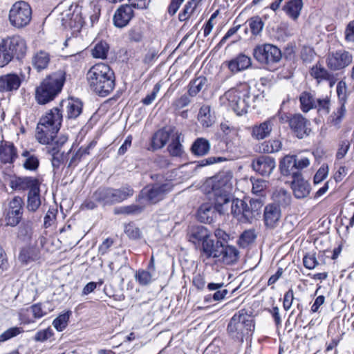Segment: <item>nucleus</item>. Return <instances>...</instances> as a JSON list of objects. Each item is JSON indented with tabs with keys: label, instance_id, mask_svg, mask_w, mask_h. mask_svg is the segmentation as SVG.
<instances>
[{
	"label": "nucleus",
	"instance_id": "c03bdc74",
	"mask_svg": "<svg viewBox=\"0 0 354 354\" xmlns=\"http://www.w3.org/2000/svg\"><path fill=\"white\" fill-rule=\"evenodd\" d=\"M246 23L248 24L252 35L258 36L261 35L264 26V23L259 16H254L250 18Z\"/></svg>",
	"mask_w": 354,
	"mask_h": 354
},
{
	"label": "nucleus",
	"instance_id": "9d476101",
	"mask_svg": "<svg viewBox=\"0 0 354 354\" xmlns=\"http://www.w3.org/2000/svg\"><path fill=\"white\" fill-rule=\"evenodd\" d=\"M59 19L65 28L73 29L74 31H79L84 24L81 8L77 5H71L66 10H63L60 14Z\"/></svg>",
	"mask_w": 354,
	"mask_h": 354
},
{
	"label": "nucleus",
	"instance_id": "ddd939ff",
	"mask_svg": "<svg viewBox=\"0 0 354 354\" xmlns=\"http://www.w3.org/2000/svg\"><path fill=\"white\" fill-rule=\"evenodd\" d=\"M173 188L171 182L162 184L156 183L151 188H145L142 190L140 197L146 199L151 203H156L163 199L165 196Z\"/></svg>",
	"mask_w": 354,
	"mask_h": 354
},
{
	"label": "nucleus",
	"instance_id": "bb28decb",
	"mask_svg": "<svg viewBox=\"0 0 354 354\" xmlns=\"http://www.w3.org/2000/svg\"><path fill=\"white\" fill-rule=\"evenodd\" d=\"M39 180L34 177H18L11 181L12 188L16 190L37 191V189H39Z\"/></svg>",
	"mask_w": 354,
	"mask_h": 354
},
{
	"label": "nucleus",
	"instance_id": "4c0bfd02",
	"mask_svg": "<svg viewBox=\"0 0 354 354\" xmlns=\"http://www.w3.org/2000/svg\"><path fill=\"white\" fill-rule=\"evenodd\" d=\"M316 97L313 93L304 91L299 96L300 107L303 112H308L310 110L316 107Z\"/></svg>",
	"mask_w": 354,
	"mask_h": 354
},
{
	"label": "nucleus",
	"instance_id": "5701e85b",
	"mask_svg": "<svg viewBox=\"0 0 354 354\" xmlns=\"http://www.w3.org/2000/svg\"><path fill=\"white\" fill-rule=\"evenodd\" d=\"M230 71L234 74L248 69L252 65V59L249 56L240 53L232 59L225 62Z\"/></svg>",
	"mask_w": 354,
	"mask_h": 354
},
{
	"label": "nucleus",
	"instance_id": "423d86ee",
	"mask_svg": "<svg viewBox=\"0 0 354 354\" xmlns=\"http://www.w3.org/2000/svg\"><path fill=\"white\" fill-rule=\"evenodd\" d=\"M254 330L253 318L243 310L236 313L227 325L228 335L235 341L243 342L245 336L250 335Z\"/></svg>",
	"mask_w": 354,
	"mask_h": 354
},
{
	"label": "nucleus",
	"instance_id": "f704fd0d",
	"mask_svg": "<svg viewBox=\"0 0 354 354\" xmlns=\"http://www.w3.org/2000/svg\"><path fill=\"white\" fill-rule=\"evenodd\" d=\"M50 55L44 50L36 53L32 58L33 67L37 71H41L47 68L50 63Z\"/></svg>",
	"mask_w": 354,
	"mask_h": 354
},
{
	"label": "nucleus",
	"instance_id": "a878e982",
	"mask_svg": "<svg viewBox=\"0 0 354 354\" xmlns=\"http://www.w3.org/2000/svg\"><path fill=\"white\" fill-rule=\"evenodd\" d=\"M175 128L162 129L157 131L151 138V147L153 150L162 148L169 139L172 138L174 132H176Z\"/></svg>",
	"mask_w": 354,
	"mask_h": 354
},
{
	"label": "nucleus",
	"instance_id": "864d4df0",
	"mask_svg": "<svg viewBox=\"0 0 354 354\" xmlns=\"http://www.w3.org/2000/svg\"><path fill=\"white\" fill-rule=\"evenodd\" d=\"M255 239L256 234L254 230H245L241 234L238 243L241 247L245 248L252 243Z\"/></svg>",
	"mask_w": 354,
	"mask_h": 354
},
{
	"label": "nucleus",
	"instance_id": "bf43d9fd",
	"mask_svg": "<svg viewBox=\"0 0 354 354\" xmlns=\"http://www.w3.org/2000/svg\"><path fill=\"white\" fill-rule=\"evenodd\" d=\"M12 60V57H10L6 47L1 40L0 42V68L6 66Z\"/></svg>",
	"mask_w": 354,
	"mask_h": 354
},
{
	"label": "nucleus",
	"instance_id": "6e6552de",
	"mask_svg": "<svg viewBox=\"0 0 354 354\" xmlns=\"http://www.w3.org/2000/svg\"><path fill=\"white\" fill-rule=\"evenodd\" d=\"M32 19V9L24 1L15 2L9 11L8 19L10 25L16 28H22L29 24Z\"/></svg>",
	"mask_w": 354,
	"mask_h": 354
},
{
	"label": "nucleus",
	"instance_id": "1a4fd4ad",
	"mask_svg": "<svg viewBox=\"0 0 354 354\" xmlns=\"http://www.w3.org/2000/svg\"><path fill=\"white\" fill-rule=\"evenodd\" d=\"M253 56L258 62L270 66L281 60V52L276 46L264 44L254 48Z\"/></svg>",
	"mask_w": 354,
	"mask_h": 354
},
{
	"label": "nucleus",
	"instance_id": "20e7f679",
	"mask_svg": "<svg viewBox=\"0 0 354 354\" xmlns=\"http://www.w3.org/2000/svg\"><path fill=\"white\" fill-rule=\"evenodd\" d=\"M66 81V73L58 70L47 75L36 88L35 100L39 104L54 100L61 93Z\"/></svg>",
	"mask_w": 354,
	"mask_h": 354
},
{
	"label": "nucleus",
	"instance_id": "f03ea898",
	"mask_svg": "<svg viewBox=\"0 0 354 354\" xmlns=\"http://www.w3.org/2000/svg\"><path fill=\"white\" fill-rule=\"evenodd\" d=\"M86 80L90 89L101 97L109 95L115 86L113 71L104 63L93 65L86 73Z\"/></svg>",
	"mask_w": 354,
	"mask_h": 354
},
{
	"label": "nucleus",
	"instance_id": "c9c22d12",
	"mask_svg": "<svg viewBox=\"0 0 354 354\" xmlns=\"http://www.w3.org/2000/svg\"><path fill=\"white\" fill-rule=\"evenodd\" d=\"M207 86V80L204 76H199L191 80L188 84V94L195 97L198 93L205 90Z\"/></svg>",
	"mask_w": 354,
	"mask_h": 354
},
{
	"label": "nucleus",
	"instance_id": "a211bd4d",
	"mask_svg": "<svg viewBox=\"0 0 354 354\" xmlns=\"http://www.w3.org/2000/svg\"><path fill=\"white\" fill-rule=\"evenodd\" d=\"M288 124L290 129L299 139L308 136L310 131L307 127L309 124L308 121L301 114L291 115L288 120Z\"/></svg>",
	"mask_w": 354,
	"mask_h": 354
},
{
	"label": "nucleus",
	"instance_id": "e433bc0d",
	"mask_svg": "<svg viewBox=\"0 0 354 354\" xmlns=\"http://www.w3.org/2000/svg\"><path fill=\"white\" fill-rule=\"evenodd\" d=\"M182 134L178 131L174 132L171 138V142L169 145L167 149L171 156L180 157L184 152L183 146L180 143V137Z\"/></svg>",
	"mask_w": 354,
	"mask_h": 354
},
{
	"label": "nucleus",
	"instance_id": "3c124183",
	"mask_svg": "<svg viewBox=\"0 0 354 354\" xmlns=\"http://www.w3.org/2000/svg\"><path fill=\"white\" fill-rule=\"evenodd\" d=\"M315 109L322 114H328L330 111V98L328 96L324 97H316Z\"/></svg>",
	"mask_w": 354,
	"mask_h": 354
},
{
	"label": "nucleus",
	"instance_id": "ea45409f",
	"mask_svg": "<svg viewBox=\"0 0 354 354\" xmlns=\"http://www.w3.org/2000/svg\"><path fill=\"white\" fill-rule=\"evenodd\" d=\"M303 6L302 0H290L286 3L283 10L293 19H297Z\"/></svg>",
	"mask_w": 354,
	"mask_h": 354
},
{
	"label": "nucleus",
	"instance_id": "13d9d810",
	"mask_svg": "<svg viewBox=\"0 0 354 354\" xmlns=\"http://www.w3.org/2000/svg\"><path fill=\"white\" fill-rule=\"evenodd\" d=\"M23 329L19 327H12L7 329L0 335V342H6L20 333H23Z\"/></svg>",
	"mask_w": 354,
	"mask_h": 354
},
{
	"label": "nucleus",
	"instance_id": "6ab92c4d",
	"mask_svg": "<svg viewBox=\"0 0 354 354\" xmlns=\"http://www.w3.org/2000/svg\"><path fill=\"white\" fill-rule=\"evenodd\" d=\"M263 201L261 199H250L249 204L245 203L241 221L252 223L260 216Z\"/></svg>",
	"mask_w": 354,
	"mask_h": 354
},
{
	"label": "nucleus",
	"instance_id": "79ce46f5",
	"mask_svg": "<svg viewBox=\"0 0 354 354\" xmlns=\"http://www.w3.org/2000/svg\"><path fill=\"white\" fill-rule=\"evenodd\" d=\"M244 207H245V202L244 201L233 198L231 194L229 209L230 208L231 209V214L239 221H241L242 217Z\"/></svg>",
	"mask_w": 354,
	"mask_h": 354
},
{
	"label": "nucleus",
	"instance_id": "2f4dec72",
	"mask_svg": "<svg viewBox=\"0 0 354 354\" xmlns=\"http://www.w3.org/2000/svg\"><path fill=\"white\" fill-rule=\"evenodd\" d=\"M187 238L190 242L197 245L209 238L208 231L201 225L192 226L188 230Z\"/></svg>",
	"mask_w": 354,
	"mask_h": 354
},
{
	"label": "nucleus",
	"instance_id": "4d7b16f0",
	"mask_svg": "<svg viewBox=\"0 0 354 354\" xmlns=\"http://www.w3.org/2000/svg\"><path fill=\"white\" fill-rule=\"evenodd\" d=\"M35 250L31 248H23L19 255V260L24 263H28L35 259Z\"/></svg>",
	"mask_w": 354,
	"mask_h": 354
},
{
	"label": "nucleus",
	"instance_id": "4468645a",
	"mask_svg": "<svg viewBox=\"0 0 354 354\" xmlns=\"http://www.w3.org/2000/svg\"><path fill=\"white\" fill-rule=\"evenodd\" d=\"M352 62V55L347 51L338 50L329 54L326 65L332 71H338L348 66Z\"/></svg>",
	"mask_w": 354,
	"mask_h": 354
},
{
	"label": "nucleus",
	"instance_id": "72a5a7b5",
	"mask_svg": "<svg viewBox=\"0 0 354 354\" xmlns=\"http://www.w3.org/2000/svg\"><path fill=\"white\" fill-rule=\"evenodd\" d=\"M210 142L204 138H198L191 146V152L196 156L207 155L210 150Z\"/></svg>",
	"mask_w": 354,
	"mask_h": 354
},
{
	"label": "nucleus",
	"instance_id": "dca6fc26",
	"mask_svg": "<svg viewBox=\"0 0 354 354\" xmlns=\"http://www.w3.org/2000/svg\"><path fill=\"white\" fill-rule=\"evenodd\" d=\"M281 218V210L275 203L268 204L263 211V222L267 228L274 229L279 225Z\"/></svg>",
	"mask_w": 354,
	"mask_h": 354
},
{
	"label": "nucleus",
	"instance_id": "052dcab7",
	"mask_svg": "<svg viewBox=\"0 0 354 354\" xmlns=\"http://www.w3.org/2000/svg\"><path fill=\"white\" fill-rule=\"evenodd\" d=\"M303 263L307 269L313 270L318 265V261L314 253H308L303 258Z\"/></svg>",
	"mask_w": 354,
	"mask_h": 354
},
{
	"label": "nucleus",
	"instance_id": "4be33fe9",
	"mask_svg": "<svg viewBox=\"0 0 354 354\" xmlns=\"http://www.w3.org/2000/svg\"><path fill=\"white\" fill-rule=\"evenodd\" d=\"M207 289L208 291L212 292V293L205 296L204 301L206 303H210L212 301H222L228 294V290L224 283H209L207 286Z\"/></svg>",
	"mask_w": 354,
	"mask_h": 354
},
{
	"label": "nucleus",
	"instance_id": "a18cd8bd",
	"mask_svg": "<svg viewBox=\"0 0 354 354\" xmlns=\"http://www.w3.org/2000/svg\"><path fill=\"white\" fill-rule=\"evenodd\" d=\"M40 205L39 189H37V191L29 192L27 203L28 209L31 212H35Z\"/></svg>",
	"mask_w": 354,
	"mask_h": 354
},
{
	"label": "nucleus",
	"instance_id": "39448f33",
	"mask_svg": "<svg viewBox=\"0 0 354 354\" xmlns=\"http://www.w3.org/2000/svg\"><path fill=\"white\" fill-rule=\"evenodd\" d=\"M63 115L59 107H55L43 115L37 124L36 139L42 145H50L54 141L60 129Z\"/></svg>",
	"mask_w": 354,
	"mask_h": 354
},
{
	"label": "nucleus",
	"instance_id": "0eeeda50",
	"mask_svg": "<svg viewBox=\"0 0 354 354\" xmlns=\"http://www.w3.org/2000/svg\"><path fill=\"white\" fill-rule=\"evenodd\" d=\"M134 191L129 185L119 189L100 187L93 194V199L102 206L121 203L133 195Z\"/></svg>",
	"mask_w": 354,
	"mask_h": 354
},
{
	"label": "nucleus",
	"instance_id": "69168bd1",
	"mask_svg": "<svg viewBox=\"0 0 354 354\" xmlns=\"http://www.w3.org/2000/svg\"><path fill=\"white\" fill-rule=\"evenodd\" d=\"M53 335V331L50 327L44 330H41L37 332L34 337L36 342H43L51 337Z\"/></svg>",
	"mask_w": 354,
	"mask_h": 354
},
{
	"label": "nucleus",
	"instance_id": "e2e57ef3",
	"mask_svg": "<svg viewBox=\"0 0 354 354\" xmlns=\"http://www.w3.org/2000/svg\"><path fill=\"white\" fill-rule=\"evenodd\" d=\"M161 88V85L160 83H157L155 84V86L153 88L152 91L148 94L145 98L142 100V102L145 105H150L152 104V102L155 100V99L157 97L158 93L160 91V89Z\"/></svg>",
	"mask_w": 354,
	"mask_h": 354
},
{
	"label": "nucleus",
	"instance_id": "b1692460",
	"mask_svg": "<svg viewBox=\"0 0 354 354\" xmlns=\"http://www.w3.org/2000/svg\"><path fill=\"white\" fill-rule=\"evenodd\" d=\"M238 250L231 245H224L222 244L221 249L217 254L215 262H221L226 265H231L237 261L239 259Z\"/></svg>",
	"mask_w": 354,
	"mask_h": 354
},
{
	"label": "nucleus",
	"instance_id": "6e6d98bb",
	"mask_svg": "<svg viewBox=\"0 0 354 354\" xmlns=\"http://www.w3.org/2000/svg\"><path fill=\"white\" fill-rule=\"evenodd\" d=\"M128 36L131 41L140 42L144 38V29L140 26H133L129 30Z\"/></svg>",
	"mask_w": 354,
	"mask_h": 354
},
{
	"label": "nucleus",
	"instance_id": "cd10ccee",
	"mask_svg": "<svg viewBox=\"0 0 354 354\" xmlns=\"http://www.w3.org/2000/svg\"><path fill=\"white\" fill-rule=\"evenodd\" d=\"M21 84V80L17 74L9 73L0 76V92L17 91Z\"/></svg>",
	"mask_w": 354,
	"mask_h": 354
},
{
	"label": "nucleus",
	"instance_id": "37998d69",
	"mask_svg": "<svg viewBox=\"0 0 354 354\" xmlns=\"http://www.w3.org/2000/svg\"><path fill=\"white\" fill-rule=\"evenodd\" d=\"M136 281L142 286H147L154 281V274L147 270L139 269L135 273Z\"/></svg>",
	"mask_w": 354,
	"mask_h": 354
},
{
	"label": "nucleus",
	"instance_id": "774afa93",
	"mask_svg": "<svg viewBox=\"0 0 354 354\" xmlns=\"http://www.w3.org/2000/svg\"><path fill=\"white\" fill-rule=\"evenodd\" d=\"M350 145L348 140H345L341 141L339 144V147L336 153V158L339 160L342 159L349 150Z\"/></svg>",
	"mask_w": 354,
	"mask_h": 354
},
{
	"label": "nucleus",
	"instance_id": "603ef678",
	"mask_svg": "<svg viewBox=\"0 0 354 354\" xmlns=\"http://www.w3.org/2000/svg\"><path fill=\"white\" fill-rule=\"evenodd\" d=\"M52 158L51 163L54 168V170L59 169L60 166L64 163L66 158V156L64 152L60 153L58 149L53 147L51 149Z\"/></svg>",
	"mask_w": 354,
	"mask_h": 354
},
{
	"label": "nucleus",
	"instance_id": "58836bf2",
	"mask_svg": "<svg viewBox=\"0 0 354 354\" xmlns=\"http://www.w3.org/2000/svg\"><path fill=\"white\" fill-rule=\"evenodd\" d=\"M273 203L277 205L286 207L290 204L291 196L289 192L283 188L276 189L272 194Z\"/></svg>",
	"mask_w": 354,
	"mask_h": 354
},
{
	"label": "nucleus",
	"instance_id": "09e8293b",
	"mask_svg": "<svg viewBox=\"0 0 354 354\" xmlns=\"http://www.w3.org/2000/svg\"><path fill=\"white\" fill-rule=\"evenodd\" d=\"M109 50V44L105 41H100L92 50V55L97 59H106Z\"/></svg>",
	"mask_w": 354,
	"mask_h": 354
},
{
	"label": "nucleus",
	"instance_id": "338daca9",
	"mask_svg": "<svg viewBox=\"0 0 354 354\" xmlns=\"http://www.w3.org/2000/svg\"><path fill=\"white\" fill-rule=\"evenodd\" d=\"M143 210V207L139 205L132 204L127 206L120 207L119 213L124 214H139Z\"/></svg>",
	"mask_w": 354,
	"mask_h": 354
},
{
	"label": "nucleus",
	"instance_id": "f257e3e1",
	"mask_svg": "<svg viewBox=\"0 0 354 354\" xmlns=\"http://www.w3.org/2000/svg\"><path fill=\"white\" fill-rule=\"evenodd\" d=\"M233 174L231 171H223L208 178L205 182L203 189L209 198L214 201L211 204H203L198 209V220L205 223H211L216 213L225 214L228 212L232 190Z\"/></svg>",
	"mask_w": 354,
	"mask_h": 354
},
{
	"label": "nucleus",
	"instance_id": "680f3d73",
	"mask_svg": "<svg viewBox=\"0 0 354 354\" xmlns=\"http://www.w3.org/2000/svg\"><path fill=\"white\" fill-rule=\"evenodd\" d=\"M124 232L131 239H138L141 236V232L140 229L131 223L125 226Z\"/></svg>",
	"mask_w": 354,
	"mask_h": 354
},
{
	"label": "nucleus",
	"instance_id": "c756f323",
	"mask_svg": "<svg viewBox=\"0 0 354 354\" xmlns=\"http://www.w3.org/2000/svg\"><path fill=\"white\" fill-rule=\"evenodd\" d=\"M281 172L283 176H291L292 178L301 174L296 169V156H286L280 162Z\"/></svg>",
	"mask_w": 354,
	"mask_h": 354
},
{
	"label": "nucleus",
	"instance_id": "412c9836",
	"mask_svg": "<svg viewBox=\"0 0 354 354\" xmlns=\"http://www.w3.org/2000/svg\"><path fill=\"white\" fill-rule=\"evenodd\" d=\"M310 75L316 80L317 84L324 81L328 82L330 88L335 85L337 81L335 75L319 63L316 64L310 68Z\"/></svg>",
	"mask_w": 354,
	"mask_h": 354
},
{
	"label": "nucleus",
	"instance_id": "49530a36",
	"mask_svg": "<svg viewBox=\"0 0 354 354\" xmlns=\"http://www.w3.org/2000/svg\"><path fill=\"white\" fill-rule=\"evenodd\" d=\"M71 315V311L68 310L60 314L53 322V326L57 331H63L67 326L69 318Z\"/></svg>",
	"mask_w": 354,
	"mask_h": 354
},
{
	"label": "nucleus",
	"instance_id": "2eb2a0df",
	"mask_svg": "<svg viewBox=\"0 0 354 354\" xmlns=\"http://www.w3.org/2000/svg\"><path fill=\"white\" fill-rule=\"evenodd\" d=\"M59 112L64 113L67 119L77 118L82 111V104L78 100L68 98L60 102L59 106Z\"/></svg>",
	"mask_w": 354,
	"mask_h": 354
},
{
	"label": "nucleus",
	"instance_id": "7ed1b4c3",
	"mask_svg": "<svg viewBox=\"0 0 354 354\" xmlns=\"http://www.w3.org/2000/svg\"><path fill=\"white\" fill-rule=\"evenodd\" d=\"M254 98L255 95L250 93V86L246 83H242L226 91L221 96V100L237 115H242L248 112Z\"/></svg>",
	"mask_w": 354,
	"mask_h": 354
},
{
	"label": "nucleus",
	"instance_id": "de8ad7c7",
	"mask_svg": "<svg viewBox=\"0 0 354 354\" xmlns=\"http://www.w3.org/2000/svg\"><path fill=\"white\" fill-rule=\"evenodd\" d=\"M21 156L26 158L23 162L24 167L26 169L34 171L37 169L39 162L35 156L30 154L26 150L22 153Z\"/></svg>",
	"mask_w": 354,
	"mask_h": 354
},
{
	"label": "nucleus",
	"instance_id": "c85d7f7f",
	"mask_svg": "<svg viewBox=\"0 0 354 354\" xmlns=\"http://www.w3.org/2000/svg\"><path fill=\"white\" fill-rule=\"evenodd\" d=\"M292 189L296 198H304L309 195L310 185L307 180L301 177V174H300L292 178Z\"/></svg>",
	"mask_w": 354,
	"mask_h": 354
},
{
	"label": "nucleus",
	"instance_id": "0e129e2a",
	"mask_svg": "<svg viewBox=\"0 0 354 354\" xmlns=\"http://www.w3.org/2000/svg\"><path fill=\"white\" fill-rule=\"evenodd\" d=\"M344 39L347 43L354 44V19L346 25L344 32Z\"/></svg>",
	"mask_w": 354,
	"mask_h": 354
},
{
	"label": "nucleus",
	"instance_id": "f3484780",
	"mask_svg": "<svg viewBox=\"0 0 354 354\" xmlns=\"http://www.w3.org/2000/svg\"><path fill=\"white\" fill-rule=\"evenodd\" d=\"M276 117H270L262 122L257 123L251 127V136L257 140L269 137L272 133Z\"/></svg>",
	"mask_w": 354,
	"mask_h": 354
},
{
	"label": "nucleus",
	"instance_id": "7c9ffc66",
	"mask_svg": "<svg viewBox=\"0 0 354 354\" xmlns=\"http://www.w3.org/2000/svg\"><path fill=\"white\" fill-rule=\"evenodd\" d=\"M223 243L217 241L216 243L214 240L207 238L205 239L202 243V257H205L206 259L218 257L217 254L221 249Z\"/></svg>",
	"mask_w": 354,
	"mask_h": 354
},
{
	"label": "nucleus",
	"instance_id": "aec40b11",
	"mask_svg": "<svg viewBox=\"0 0 354 354\" xmlns=\"http://www.w3.org/2000/svg\"><path fill=\"white\" fill-rule=\"evenodd\" d=\"M276 162L273 158L261 156L252 161L253 169L261 176H269L275 168Z\"/></svg>",
	"mask_w": 354,
	"mask_h": 354
},
{
	"label": "nucleus",
	"instance_id": "a19ab883",
	"mask_svg": "<svg viewBox=\"0 0 354 354\" xmlns=\"http://www.w3.org/2000/svg\"><path fill=\"white\" fill-rule=\"evenodd\" d=\"M198 119L203 127H209L214 124V117L211 115V108L209 105H203L201 107Z\"/></svg>",
	"mask_w": 354,
	"mask_h": 354
},
{
	"label": "nucleus",
	"instance_id": "393cba45",
	"mask_svg": "<svg viewBox=\"0 0 354 354\" xmlns=\"http://www.w3.org/2000/svg\"><path fill=\"white\" fill-rule=\"evenodd\" d=\"M133 16V7L131 5H122L115 12L113 23L116 27L126 26Z\"/></svg>",
	"mask_w": 354,
	"mask_h": 354
},
{
	"label": "nucleus",
	"instance_id": "9b49d317",
	"mask_svg": "<svg viewBox=\"0 0 354 354\" xmlns=\"http://www.w3.org/2000/svg\"><path fill=\"white\" fill-rule=\"evenodd\" d=\"M1 40L12 57V59L16 58L20 60L25 57L27 53V44L22 37L15 35L6 37Z\"/></svg>",
	"mask_w": 354,
	"mask_h": 354
},
{
	"label": "nucleus",
	"instance_id": "8fccbe9b",
	"mask_svg": "<svg viewBox=\"0 0 354 354\" xmlns=\"http://www.w3.org/2000/svg\"><path fill=\"white\" fill-rule=\"evenodd\" d=\"M282 143L279 140H270L262 144L263 151L265 153H272L278 152L281 149Z\"/></svg>",
	"mask_w": 354,
	"mask_h": 354
},
{
	"label": "nucleus",
	"instance_id": "5fc2aeb1",
	"mask_svg": "<svg viewBox=\"0 0 354 354\" xmlns=\"http://www.w3.org/2000/svg\"><path fill=\"white\" fill-rule=\"evenodd\" d=\"M250 180L252 184V193L258 196H263L267 186L266 182L264 180L255 178H251Z\"/></svg>",
	"mask_w": 354,
	"mask_h": 354
},
{
	"label": "nucleus",
	"instance_id": "f8f14e48",
	"mask_svg": "<svg viewBox=\"0 0 354 354\" xmlns=\"http://www.w3.org/2000/svg\"><path fill=\"white\" fill-rule=\"evenodd\" d=\"M24 201L19 196L14 197L8 203L4 211V218L7 225L17 226L21 221L23 216Z\"/></svg>",
	"mask_w": 354,
	"mask_h": 354
},
{
	"label": "nucleus",
	"instance_id": "473e14b6",
	"mask_svg": "<svg viewBox=\"0 0 354 354\" xmlns=\"http://www.w3.org/2000/svg\"><path fill=\"white\" fill-rule=\"evenodd\" d=\"M17 158V151L12 143L1 142L0 145V160L1 162L12 163Z\"/></svg>",
	"mask_w": 354,
	"mask_h": 354
}]
</instances>
